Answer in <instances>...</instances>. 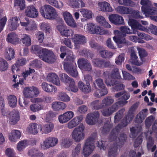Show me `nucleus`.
Returning a JSON list of instances; mask_svg holds the SVG:
<instances>
[{
    "label": "nucleus",
    "instance_id": "obj_1",
    "mask_svg": "<svg viewBox=\"0 0 157 157\" xmlns=\"http://www.w3.org/2000/svg\"><path fill=\"white\" fill-rule=\"evenodd\" d=\"M136 109H129L127 115L122 120L121 122L114 129L111 131L109 138V141H117V136L120 129L126 127L128 123L132 120L134 115Z\"/></svg>",
    "mask_w": 157,
    "mask_h": 157
},
{
    "label": "nucleus",
    "instance_id": "obj_2",
    "mask_svg": "<svg viewBox=\"0 0 157 157\" xmlns=\"http://www.w3.org/2000/svg\"><path fill=\"white\" fill-rule=\"evenodd\" d=\"M127 139L126 134L124 133L120 134L117 141L114 142L109 149L108 153V157H116L118 154V147H121L124 144Z\"/></svg>",
    "mask_w": 157,
    "mask_h": 157
},
{
    "label": "nucleus",
    "instance_id": "obj_3",
    "mask_svg": "<svg viewBox=\"0 0 157 157\" xmlns=\"http://www.w3.org/2000/svg\"><path fill=\"white\" fill-rule=\"evenodd\" d=\"M39 11L43 17L48 19H55L58 16L55 9L50 5H45L40 6Z\"/></svg>",
    "mask_w": 157,
    "mask_h": 157
},
{
    "label": "nucleus",
    "instance_id": "obj_4",
    "mask_svg": "<svg viewBox=\"0 0 157 157\" xmlns=\"http://www.w3.org/2000/svg\"><path fill=\"white\" fill-rule=\"evenodd\" d=\"M39 58L44 61L49 63H53L56 60V57L51 51L44 49L43 54L39 55Z\"/></svg>",
    "mask_w": 157,
    "mask_h": 157
},
{
    "label": "nucleus",
    "instance_id": "obj_5",
    "mask_svg": "<svg viewBox=\"0 0 157 157\" xmlns=\"http://www.w3.org/2000/svg\"><path fill=\"white\" fill-rule=\"evenodd\" d=\"M96 135L89 137L86 140L83 147V151L84 156L87 157L90 155L94 150V141L96 138Z\"/></svg>",
    "mask_w": 157,
    "mask_h": 157
},
{
    "label": "nucleus",
    "instance_id": "obj_6",
    "mask_svg": "<svg viewBox=\"0 0 157 157\" xmlns=\"http://www.w3.org/2000/svg\"><path fill=\"white\" fill-rule=\"evenodd\" d=\"M84 128V126L81 123L73 131L72 136L73 139L75 141L79 142L84 139L85 135L83 132Z\"/></svg>",
    "mask_w": 157,
    "mask_h": 157
},
{
    "label": "nucleus",
    "instance_id": "obj_7",
    "mask_svg": "<svg viewBox=\"0 0 157 157\" xmlns=\"http://www.w3.org/2000/svg\"><path fill=\"white\" fill-rule=\"evenodd\" d=\"M86 28L88 33L93 34L102 35L105 32L102 28L95 24L89 23L86 25Z\"/></svg>",
    "mask_w": 157,
    "mask_h": 157
},
{
    "label": "nucleus",
    "instance_id": "obj_8",
    "mask_svg": "<svg viewBox=\"0 0 157 157\" xmlns=\"http://www.w3.org/2000/svg\"><path fill=\"white\" fill-rule=\"evenodd\" d=\"M23 93L25 97L30 98L38 96L40 91L37 88L33 86L25 88Z\"/></svg>",
    "mask_w": 157,
    "mask_h": 157
},
{
    "label": "nucleus",
    "instance_id": "obj_9",
    "mask_svg": "<svg viewBox=\"0 0 157 157\" xmlns=\"http://www.w3.org/2000/svg\"><path fill=\"white\" fill-rule=\"evenodd\" d=\"M58 140L56 138L50 137L46 138L41 144V147L43 149H47L56 145L58 143Z\"/></svg>",
    "mask_w": 157,
    "mask_h": 157
},
{
    "label": "nucleus",
    "instance_id": "obj_10",
    "mask_svg": "<svg viewBox=\"0 0 157 157\" xmlns=\"http://www.w3.org/2000/svg\"><path fill=\"white\" fill-rule=\"evenodd\" d=\"M99 117L100 114L98 111L88 113L86 117V121L89 125H94L98 122Z\"/></svg>",
    "mask_w": 157,
    "mask_h": 157
},
{
    "label": "nucleus",
    "instance_id": "obj_11",
    "mask_svg": "<svg viewBox=\"0 0 157 157\" xmlns=\"http://www.w3.org/2000/svg\"><path fill=\"white\" fill-rule=\"evenodd\" d=\"M52 98L49 97H44L43 99L40 98H35L31 99V101L33 104L31 105L30 108H41L43 107L41 103L44 101L48 102L52 101Z\"/></svg>",
    "mask_w": 157,
    "mask_h": 157
},
{
    "label": "nucleus",
    "instance_id": "obj_12",
    "mask_svg": "<svg viewBox=\"0 0 157 157\" xmlns=\"http://www.w3.org/2000/svg\"><path fill=\"white\" fill-rule=\"evenodd\" d=\"M75 49H78L80 45L84 44L86 42L85 37L81 34H76L72 38Z\"/></svg>",
    "mask_w": 157,
    "mask_h": 157
},
{
    "label": "nucleus",
    "instance_id": "obj_13",
    "mask_svg": "<svg viewBox=\"0 0 157 157\" xmlns=\"http://www.w3.org/2000/svg\"><path fill=\"white\" fill-rule=\"evenodd\" d=\"M64 70L67 73L73 77H76L78 75L75 65L74 63L66 62L63 64Z\"/></svg>",
    "mask_w": 157,
    "mask_h": 157
},
{
    "label": "nucleus",
    "instance_id": "obj_14",
    "mask_svg": "<svg viewBox=\"0 0 157 157\" xmlns=\"http://www.w3.org/2000/svg\"><path fill=\"white\" fill-rule=\"evenodd\" d=\"M114 33L115 36L113 37V40L116 43L119 48H121L124 44L126 43L125 39L122 37V33H120L119 31L115 30Z\"/></svg>",
    "mask_w": 157,
    "mask_h": 157
},
{
    "label": "nucleus",
    "instance_id": "obj_15",
    "mask_svg": "<svg viewBox=\"0 0 157 157\" xmlns=\"http://www.w3.org/2000/svg\"><path fill=\"white\" fill-rule=\"evenodd\" d=\"M25 14L27 17L31 18H35L38 16V12L34 6L31 5L26 7Z\"/></svg>",
    "mask_w": 157,
    "mask_h": 157
},
{
    "label": "nucleus",
    "instance_id": "obj_16",
    "mask_svg": "<svg viewBox=\"0 0 157 157\" xmlns=\"http://www.w3.org/2000/svg\"><path fill=\"white\" fill-rule=\"evenodd\" d=\"M78 67L83 71H90L92 67L90 62L87 59H79L78 61Z\"/></svg>",
    "mask_w": 157,
    "mask_h": 157
},
{
    "label": "nucleus",
    "instance_id": "obj_17",
    "mask_svg": "<svg viewBox=\"0 0 157 157\" xmlns=\"http://www.w3.org/2000/svg\"><path fill=\"white\" fill-rule=\"evenodd\" d=\"M8 117L10 123L13 125H15L20 120L19 112L18 110L14 109L10 112Z\"/></svg>",
    "mask_w": 157,
    "mask_h": 157
},
{
    "label": "nucleus",
    "instance_id": "obj_18",
    "mask_svg": "<svg viewBox=\"0 0 157 157\" xmlns=\"http://www.w3.org/2000/svg\"><path fill=\"white\" fill-rule=\"evenodd\" d=\"M109 21L113 24L117 25L124 24L123 17L117 14H113L109 16Z\"/></svg>",
    "mask_w": 157,
    "mask_h": 157
},
{
    "label": "nucleus",
    "instance_id": "obj_19",
    "mask_svg": "<svg viewBox=\"0 0 157 157\" xmlns=\"http://www.w3.org/2000/svg\"><path fill=\"white\" fill-rule=\"evenodd\" d=\"M128 24L133 29L132 33L135 34L136 33V29H138L142 31H145L146 29L142 26L136 21L133 19H130L128 21Z\"/></svg>",
    "mask_w": 157,
    "mask_h": 157
},
{
    "label": "nucleus",
    "instance_id": "obj_20",
    "mask_svg": "<svg viewBox=\"0 0 157 157\" xmlns=\"http://www.w3.org/2000/svg\"><path fill=\"white\" fill-rule=\"evenodd\" d=\"M123 92L124 94L121 97L123 100L119 101L114 104L113 105V108L121 107L127 103L128 101L127 100L129 98L130 95L129 93L125 90L123 91Z\"/></svg>",
    "mask_w": 157,
    "mask_h": 157
},
{
    "label": "nucleus",
    "instance_id": "obj_21",
    "mask_svg": "<svg viewBox=\"0 0 157 157\" xmlns=\"http://www.w3.org/2000/svg\"><path fill=\"white\" fill-rule=\"evenodd\" d=\"M53 128L54 124L51 122L43 124L42 126L41 125H38V128H40V132L42 134L50 133L53 130Z\"/></svg>",
    "mask_w": 157,
    "mask_h": 157
},
{
    "label": "nucleus",
    "instance_id": "obj_22",
    "mask_svg": "<svg viewBox=\"0 0 157 157\" xmlns=\"http://www.w3.org/2000/svg\"><path fill=\"white\" fill-rule=\"evenodd\" d=\"M74 115V113L72 111L67 112L59 116V121L62 124L66 123L73 117Z\"/></svg>",
    "mask_w": 157,
    "mask_h": 157
},
{
    "label": "nucleus",
    "instance_id": "obj_23",
    "mask_svg": "<svg viewBox=\"0 0 157 157\" xmlns=\"http://www.w3.org/2000/svg\"><path fill=\"white\" fill-rule=\"evenodd\" d=\"M130 62L134 64L137 66H140L142 65L143 62L139 60L138 57L136 55V52L134 50V48L133 47L131 48V59Z\"/></svg>",
    "mask_w": 157,
    "mask_h": 157
},
{
    "label": "nucleus",
    "instance_id": "obj_24",
    "mask_svg": "<svg viewBox=\"0 0 157 157\" xmlns=\"http://www.w3.org/2000/svg\"><path fill=\"white\" fill-rule=\"evenodd\" d=\"M82 115H80L74 117L68 124V127L69 129L72 128L77 126L83 119Z\"/></svg>",
    "mask_w": 157,
    "mask_h": 157
},
{
    "label": "nucleus",
    "instance_id": "obj_25",
    "mask_svg": "<svg viewBox=\"0 0 157 157\" xmlns=\"http://www.w3.org/2000/svg\"><path fill=\"white\" fill-rule=\"evenodd\" d=\"M147 147L148 150L153 152L156 148V146L155 144V140L151 136L147 137Z\"/></svg>",
    "mask_w": 157,
    "mask_h": 157
},
{
    "label": "nucleus",
    "instance_id": "obj_26",
    "mask_svg": "<svg viewBox=\"0 0 157 157\" xmlns=\"http://www.w3.org/2000/svg\"><path fill=\"white\" fill-rule=\"evenodd\" d=\"M99 10L103 12H111L113 9L110 4L106 2H99L98 4Z\"/></svg>",
    "mask_w": 157,
    "mask_h": 157
},
{
    "label": "nucleus",
    "instance_id": "obj_27",
    "mask_svg": "<svg viewBox=\"0 0 157 157\" xmlns=\"http://www.w3.org/2000/svg\"><path fill=\"white\" fill-rule=\"evenodd\" d=\"M21 26L25 27V29L27 31H33L35 30L36 25L34 21L31 20L27 21L26 22H20Z\"/></svg>",
    "mask_w": 157,
    "mask_h": 157
},
{
    "label": "nucleus",
    "instance_id": "obj_28",
    "mask_svg": "<svg viewBox=\"0 0 157 157\" xmlns=\"http://www.w3.org/2000/svg\"><path fill=\"white\" fill-rule=\"evenodd\" d=\"M103 75L105 78V83L108 86H113L117 83L116 80L112 78L111 76H110L109 75V73L108 72H105Z\"/></svg>",
    "mask_w": 157,
    "mask_h": 157
},
{
    "label": "nucleus",
    "instance_id": "obj_29",
    "mask_svg": "<svg viewBox=\"0 0 157 157\" xmlns=\"http://www.w3.org/2000/svg\"><path fill=\"white\" fill-rule=\"evenodd\" d=\"M68 4L75 9L82 8L85 6V4L82 0H69Z\"/></svg>",
    "mask_w": 157,
    "mask_h": 157
},
{
    "label": "nucleus",
    "instance_id": "obj_30",
    "mask_svg": "<svg viewBox=\"0 0 157 157\" xmlns=\"http://www.w3.org/2000/svg\"><path fill=\"white\" fill-rule=\"evenodd\" d=\"M41 87L42 89L47 92L55 94L57 92V88L55 86L45 82L42 83Z\"/></svg>",
    "mask_w": 157,
    "mask_h": 157
},
{
    "label": "nucleus",
    "instance_id": "obj_31",
    "mask_svg": "<svg viewBox=\"0 0 157 157\" xmlns=\"http://www.w3.org/2000/svg\"><path fill=\"white\" fill-rule=\"evenodd\" d=\"M19 20L17 17H12L9 19L8 25L10 30H14L17 29L19 25Z\"/></svg>",
    "mask_w": 157,
    "mask_h": 157
},
{
    "label": "nucleus",
    "instance_id": "obj_32",
    "mask_svg": "<svg viewBox=\"0 0 157 157\" xmlns=\"http://www.w3.org/2000/svg\"><path fill=\"white\" fill-rule=\"evenodd\" d=\"M147 109H144L140 112L135 117L134 121L136 123H141L147 116Z\"/></svg>",
    "mask_w": 157,
    "mask_h": 157
},
{
    "label": "nucleus",
    "instance_id": "obj_33",
    "mask_svg": "<svg viewBox=\"0 0 157 157\" xmlns=\"http://www.w3.org/2000/svg\"><path fill=\"white\" fill-rule=\"evenodd\" d=\"M47 79L48 81L52 82L54 84L59 86L60 81L58 76L55 73H51L48 74Z\"/></svg>",
    "mask_w": 157,
    "mask_h": 157
},
{
    "label": "nucleus",
    "instance_id": "obj_34",
    "mask_svg": "<svg viewBox=\"0 0 157 157\" xmlns=\"http://www.w3.org/2000/svg\"><path fill=\"white\" fill-rule=\"evenodd\" d=\"M21 136L20 131L18 130H13L9 136V140L11 141L15 142L19 139Z\"/></svg>",
    "mask_w": 157,
    "mask_h": 157
},
{
    "label": "nucleus",
    "instance_id": "obj_35",
    "mask_svg": "<svg viewBox=\"0 0 157 157\" xmlns=\"http://www.w3.org/2000/svg\"><path fill=\"white\" fill-rule=\"evenodd\" d=\"M38 125L36 123H31L27 127V130L30 134L35 135L38 132Z\"/></svg>",
    "mask_w": 157,
    "mask_h": 157
},
{
    "label": "nucleus",
    "instance_id": "obj_36",
    "mask_svg": "<svg viewBox=\"0 0 157 157\" xmlns=\"http://www.w3.org/2000/svg\"><path fill=\"white\" fill-rule=\"evenodd\" d=\"M32 140H24L20 141L17 144V149L18 151H21L26 147L31 144Z\"/></svg>",
    "mask_w": 157,
    "mask_h": 157
},
{
    "label": "nucleus",
    "instance_id": "obj_37",
    "mask_svg": "<svg viewBox=\"0 0 157 157\" xmlns=\"http://www.w3.org/2000/svg\"><path fill=\"white\" fill-rule=\"evenodd\" d=\"M28 155L31 157H42L43 155V153L40 152L37 148L34 147L29 149Z\"/></svg>",
    "mask_w": 157,
    "mask_h": 157
},
{
    "label": "nucleus",
    "instance_id": "obj_38",
    "mask_svg": "<svg viewBox=\"0 0 157 157\" xmlns=\"http://www.w3.org/2000/svg\"><path fill=\"white\" fill-rule=\"evenodd\" d=\"M6 40L8 42L13 44H17L19 41V39L18 38L17 35L13 33H9Z\"/></svg>",
    "mask_w": 157,
    "mask_h": 157
},
{
    "label": "nucleus",
    "instance_id": "obj_39",
    "mask_svg": "<svg viewBox=\"0 0 157 157\" xmlns=\"http://www.w3.org/2000/svg\"><path fill=\"white\" fill-rule=\"evenodd\" d=\"M144 10L142 11L147 16L150 17L151 15L157 14V9L153 7L152 5Z\"/></svg>",
    "mask_w": 157,
    "mask_h": 157
},
{
    "label": "nucleus",
    "instance_id": "obj_40",
    "mask_svg": "<svg viewBox=\"0 0 157 157\" xmlns=\"http://www.w3.org/2000/svg\"><path fill=\"white\" fill-rule=\"evenodd\" d=\"M78 87L84 93H88L90 91L91 88L90 84L85 85L82 81H80L78 82Z\"/></svg>",
    "mask_w": 157,
    "mask_h": 157
},
{
    "label": "nucleus",
    "instance_id": "obj_41",
    "mask_svg": "<svg viewBox=\"0 0 157 157\" xmlns=\"http://www.w3.org/2000/svg\"><path fill=\"white\" fill-rule=\"evenodd\" d=\"M80 11L82 17L88 19L92 18L93 14L90 10L85 9H81Z\"/></svg>",
    "mask_w": 157,
    "mask_h": 157
},
{
    "label": "nucleus",
    "instance_id": "obj_42",
    "mask_svg": "<svg viewBox=\"0 0 157 157\" xmlns=\"http://www.w3.org/2000/svg\"><path fill=\"white\" fill-rule=\"evenodd\" d=\"M45 49L38 45H33L31 46V50L33 53L37 54L39 57V55L43 54V50Z\"/></svg>",
    "mask_w": 157,
    "mask_h": 157
},
{
    "label": "nucleus",
    "instance_id": "obj_43",
    "mask_svg": "<svg viewBox=\"0 0 157 157\" xmlns=\"http://www.w3.org/2000/svg\"><path fill=\"white\" fill-rule=\"evenodd\" d=\"M14 52L13 48H9L6 49L5 53V56L6 58L10 60L14 58Z\"/></svg>",
    "mask_w": 157,
    "mask_h": 157
},
{
    "label": "nucleus",
    "instance_id": "obj_44",
    "mask_svg": "<svg viewBox=\"0 0 157 157\" xmlns=\"http://www.w3.org/2000/svg\"><path fill=\"white\" fill-rule=\"evenodd\" d=\"M116 11L118 13L122 14H128L131 12V10L127 7L123 6H118L115 9Z\"/></svg>",
    "mask_w": 157,
    "mask_h": 157
},
{
    "label": "nucleus",
    "instance_id": "obj_45",
    "mask_svg": "<svg viewBox=\"0 0 157 157\" xmlns=\"http://www.w3.org/2000/svg\"><path fill=\"white\" fill-rule=\"evenodd\" d=\"M46 2L49 4L57 8L60 9L63 6V3L60 1L58 2L56 0H45Z\"/></svg>",
    "mask_w": 157,
    "mask_h": 157
},
{
    "label": "nucleus",
    "instance_id": "obj_46",
    "mask_svg": "<svg viewBox=\"0 0 157 157\" xmlns=\"http://www.w3.org/2000/svg\"><path fill=\"white\" fill-rule=\"evenodd\" d=\"M107 93V90L105 86L104 87L100 88V90H98L94 94V95L96 97H100L106 94Z\"/></svg>",
    "mask_w": 157,
    "mask_h": 157
},
{
    "label": "nucleus",
    "instance_id": "obj_47",
    "mask_svg": "<svg viewBox=\"0 0 157 157\" xmlns=\"http://www.w3.org/2000/svg\"><path fill=\"white\" fill-rule=\"evenodd\" d=\"M12 71L13 73L16 74L13 75V78L14 79L13 81L16 82V81H18V79L16 80L17 79V75L19 72L20 71L19 69V67L17 65L16 63H15L14 65H13L12 67Z\"/></svg>",
    "mask_w": 157,
    "mask_h": 157
},
{
    "label": "nucleus",
    "instance_id": "obj_48",
    "mask_svg": "<svg viewBox=\"0 0 157 157\" xmlns=\"http://www.w3.org/2000/svg\"><path fill=\"white\" fill-rule=\"evenodd\" d=\"M9 104L11 107H15L16 106L17 101V98L13 95H10L8 97Z\"/></svg>",
    "mask_w": 157,
    "mask_h": 157
},
{
    "label": "nucleus",
    "instance_id": "obj_49",
    "mask_svg": "<svg viewBox=\"0 0 157 157\" xmlns=\"http://www.w3.org/2000/svg\"><path fill=\"white\" fill-rule=\"evenodd\" d=\"M21 41L25 46H29L31 44L30 37L29 35L24 34L23 36V38L21 39Z\"/></svg>",
    "mask_w": 157,
    "mask_h": 157
},
{
    "label": "nucleus",
    "instance_id": "obj_50",
    "mask_svg": "<svg viewBox=\"0 0 157 157\" xmlns=\"http://www.w3.org/2000/svg\"><path fill=\"white\" fill-rule=\"evenodd\" d=\"M114 102V100L111 97H108L103 99L102 101L101 107H107Z\"/></svg>",
    "mask_w": 157,
    "mask_h": 157
},
{
    "label": "nucleus",
    "instance_id": "obj_51",
    "mask_svg": "<svg viewBox=\"0 0 157 157\" xmlns=\"http://www.w3.org/2000/svg\"><path fill=\"white\" fill-rule=\"evenodd\" d=\"M113 127L112 125L108 122L105 123L102 128L101 133L103 134L108 133Z\"/></svg>",
    "mask_w": 157,
    "mask_h": 157
},
{
    "label": "nucleus",
    "instance_id": "obj_52",
    "mask_svg": "<svg viewBox=\"0 0 157 157\" xmlns=\"http://www.w3.org/2000/svg\"><path fill=\"white\" fill-rule=\"evenodd\" d=\"M125 109H121L114 116V122L118 123L123 117V113L125 111Z\"/></svg>",
    "mask_w": 157,
    "mask_h": 157
},
{
    "label": "nucleus",
    "instance_id": "obj_53",
    "mask_svg": "<svg viewBox=\"0 0 157 157\" xmlns=\"http://www.w3.org/2000/svg\"><path fill=\"white\" fill-rule=\"evenodd\" d=\"M74 56L73 52L69 51L67 53L66 59L65 60L64 62V64L66 62H68L69 63L71 64L74 63Z\"/></svg>",
    "mask_w": 157,
    "mask_h": 157
},
{
    "label": "nucleus",
    "instance_id": "obj_54",
    "mask_svg": "<svg viewBox=\"0 0 157 157\" xmlns=\"http://www.w3.org/2000/svg\"><path fill=\"white\" fill-rule=\"evenodd\" d=\"M40 28L42 30L44 31L47 33H50L52 32L51 28L48 23H41L40 25Z\"/></svg>",
    "mask_w": 157,
    "mask_h": 157
},
{
    "label": "nucleus",
    "instance_id": "obj_55",
    "mask_svg": "<svg viewBox=\"0 0 157 157\" xmlns=\"http://www.w3.org/2000/svg\"><path fill=\"white\" fill-rule=\"evenodd\" d=\"M111 77L112 78L117 79H120L121 78L120 73L119 72V70L117 68H114L113 69L111 72Z\"/></svg>",
    "mask_w": 157,
    "mask_h": 157
},
{
    "label": "nucleus",
    "instance_id": "obj_56",
    "mask_svg": "<svg viewBox=\"0 0 157 157\" xmlns=\"http://www.w3.org/2000/svg\"><path fill=\"white\" fill-rule=\"evenodd\" d=\"M140 4L142 6L141 7L142 11L152 5L151 1L149 0H141Z\"/></svg>",
    "mask_w": 157,
    "mask_h": 157
},
{
    "label": "nucleus",
    "instance_id": "obj_57",
    "mask_svg": "<svg viewBox=\"0 0 157 157\" xmlns=\"http://www.w3.org/2000/svg\"><path fill=\"white\" fill-rule=\"evenodd\" d=\"M72 143V140L68 138H64L62 140L61 146L65 148L69 147Z\"/></svg>",
    "mask_w": 157,
    "mask_h": 157
},
{
    "label": "nucleus",
    "instance_id": "obj_58",
    "mask_svg": "<svg viewBox=\"0 0 157 157\" xmlns=\"http://www.w3.org/2000/svg\"><path fill=\"white\" fill-rule=\"evenodd\" d=\"M60 78L61 80L67 84L69 83L71 81L73 80L68 75L66 74H61L59 75Z\"/></svg>",
    "mask_w": 157,
    "mask_h": 157
},
{
    "label": "nucleus",
    "instance_id": "obj_59",
    "mask_svg": "<svg viewBox=\"0 0 157 157\" xmlns=\"http://www.w3.org/2000/svg\"><path fill=\"white\" fill-rule=\"evenodd\" d=\"M118 2L120 4L131 7H134L136 5L135 2L130 0H118Z\"/></svg>",
    "mask_w": 157,
    "mask_h": 157
},
{
    "label": "nucleus",
    "instance_id": "obj_60",
    "mask_svg": "<svg viewBox=\"0 0 157 157\" xmlns=\"http://www.w3.org/2000/svg\"><path fill=\"white\" fill-rule=\"evenodd\" d=\"M137 49L138 51L141 60L143 62H144V58L147 56V52L144 49L139 47H137Z\"/></svg>",
    "mask_w": 157,
    "mask_h": 157
},
{
    "label": "nucleus",
    "instance_id": "obj_61",
    "mask_svg": "<svg viewBox=\"0 0 157 157\" xmlns=\"http://www.w3.org/2000/svg\"><path fill=\"white\" fill-rule=\"evenodd\" d=\"M101 56L104 58H109L111 57L113 55V53L104 50L101 51L100 52Z\"/></svg>",
    "mask_w": 157,
    "mask_h": 157
},
{
    "label": "nucleus",
    "instance_id": "obj_62",
    "mask_svg": "<svg viewBox=\"0 0 157 157\" xmlns=\"http://www.w3.org/2000/svg\"><path fill=\"white\" fill-rule=\"evenodd\" d=\"M14 6H18L21 10H23L25 7L24 0H16L14 2Z\"/></svg>",
    "mask_w": 157,
    "mask_h": 157
},
{
    "label": "nucleus",
    "instance_id": "obj_63",
    "mask_svg": "<svg viewBox=\"0 0 157 157\" xmlns=\"http://www.w3.org/2000/svg\"><path fill=\"white\" fill-rule=\"evenodd\" d=\"M8 68V64L6 61L3 59H0V70L1 71L6 70Z\"/></svg>",
    "mask_w": 157,
    "mask_h": 157
},
{
    "label": "nucleus",
    "instance_id": "obj_64",
    "mask_svg": "<svg viewBox=\"0 0 157 157\" xmlns=\"http://www.w3.org/2000/svg\"><path fill=\"white\" fill-rule=\"evenodd\" d=\"M59 100L65 101H68L70 100L69 96L66 93L63 92H60L58 95Z\"/></svg>",
    "mask_w": 157,
    "mask_h": 157
}]
</instances>
